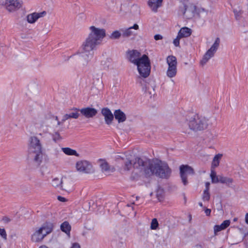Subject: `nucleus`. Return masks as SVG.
<instances>
[{"label":"nucleus","mask_w":248,"mask_h":248,"mask_svg":"<svg viewBox=\"0 0 248 248\" xmlns=\"http://www.w3.org/2000/svg\"><path fill=\"white\" fill-rule=\"evenodd\" d=\"M134 166L143 169V173L146 177L155 174L160 178L167 179L170 176L171 172L168 165L160 160L150 161L138 158L136 160Z\"/></svg>","instance_id":"nucleus-1"},{"label":"nucleus","mask_w":248,"mask_h":248,"mask_svg":"<svg viewBox=\"0 0 248 248\" xmlns=\"http://www.w3.org/2000/svg\"><path fill=\"white\" fill-rule=\"evenodd\" d=\"M100 45L93 39L87 36L83 42L80 50L77 53L71 56L69 58L73 62H78L79 65L86 66L93 57V51L97 46Z\"/></svg>","instance_id":"nucleus-2"},{"label":"nucleus","mask_w":248,"mask_h":248,"mask_svg":"<svg viewBox=\"0 0 248 248\" xmlns=\"http://www.w3.org/2000/svg\"><path fill=\"white\" fill-rule=\"evenodd\" d=\"M127 58L129 61L137 66L139 73L143 78H147L150 73V62L148 56L141 53L137 50H128Z\"/></svg>","instance_id":"nucleus-3"},{"label":"nucleus","mask_w":248,"mask_h":248,"mask_svg":"<svg viewBox=\"0 0 248 248\" xmlns=\"http://www.w3.org/2000/svg\"><path fill=\"white\" fill-rule=\"evenodd\" d=\"M28 152L29 156L34 163L38 166L40 165L43 158L42 145L37 137L31 136L29 138Z\"/></svg>","instance_id":"nucleus-4"},{"label":"nucleus","mask_w":248,"mask_h":248,"mask_svg":"<svg viewBox=\"0 0 248 248\" xmlns=\"http://www.w3.org/2000/svg\"><path fill=\"white\" fill-rule=\"evenodd\" d=\"M53 224L50 222H45L40 227H33L31 240L32 242H42L46 236L50 233L53 229Z\"/></svg>","instance_id":"nucleus-5"},{"label":"nucleus","mask_w":248,"mask_h":248,"mask_svg":"<svg viewBox=\"0 0 248 248\" xmlns=\"http://www.w3.org/2000/svg\"><path fill=\"white\" fill-rule=\"evenodd\" d=\"M187 121L189 128L194 131L203 130L208 126V120L204 116L195 114Z\"/></svg>","instance_id":"nucleus-6"},{"label":"nucleus","mask_w":248,"mask_h":248,"mask_svg":"<svg viewBox=\"0 0 248 248\" xmlns=\"http://www.w3.org/2000/svg\"><path fill=\"white\" fill-rule=\"evenodd\" d=\"M89 30L88 36L101 44L103 39L106 35V30L103 28H97L94 26H91L89 28Z\"/></svg>","instance_id":"nucleus-7"},{"label":"nucleus","mask_w":248,"mask_h":248,"mask_svg":"<svg viewBox=\"0 0 248 248\" xmlns=\"http://www.w3.org/2000/svg\"><path fill=\"white\" fill-rule=\"evenodd\" d=\"M179 11L187 19H191L194 16L196 12V6L192 3L187 1L181 7Z\"/></svg>","instance_id":"nucleus-8"},{"label":"nucleus","mask_w":248,"mask_h":248,"mask_svg":"<svg viewBox=\"0 0 248 248\" xmlns=\"http://www.w3.org/2000/svg\"><path fill=\"white\" fill-rule=\"evenodd\" d=\"M220 44V39L217 38L211 47L206 51L200 63L202 65H205L210 60V58L214 56L215 53L217 50Z\"/></svg>","instance_id":"nucleus-9"},{"label":"nucleus","mask_w":248,"mask_h":248,"mask_svg":"<svg viewBox=\"0 0 248 248\" xmlns=\"http://www.w3.org/2000/svg\"><path fill=\"white\" fill-rule=\"evenodd\" d=\"M76 169L78 171L83 173H91L94 172L92 164L86 160L78 161L76 163Z\"/></svg>","instance_id":"nucleus-10"},{"label":"nucleus","mask_w":248,"mask_h":248,"mask_svg":"<svg viewBox=\"0 0 248 248\" xmlns=\"http://www.w3.org/2000/svg\"><path fill=\"white\" fill-rule=\"evenodd\" d=\"M137 83L145 91L150 92L151 89L154 90L156 86L154 78H138Z\"/></svg>","instance_id":"nucleus-11"},{"label":"nucleus","mask_w":248,"mask_h":248,"mask_svg":"<svg viewBox=\"0 0 248 248\" xmlns=\"http://www.w3.org/2000/svg\"><path fill=\"white\" fill-rule=\"evenodd\" d=\"M22 4V1L20 0H6L4 6L8 12H14L19 9Z\"/></svg>","instance_id":"nucleus-12"},{"label":"nucleus","mask_w":248,"mask_h":248,"mask_svg":"<svg viewBox=\"0 0 248 248\" xmlns=\"http://www.w3.org/2000/svg\"><path fill=\"white\" fill-rule=\"evenodd\" d=\"M180 171L182 181L184 185H186L187 184L186 173L193 174L194 173V170L188 165H182L180 167Z\"/></svg>","instance_id":"nucleus-13"},{"label":"nucleus","mask_w":248,"mask_h":248,"mask_svg":"<svg viewBox=\"0 0 248 248\" xmlns=\"http://www.w3.org/2000/svg\"><path fill=\"white\" fill-rule=\"evenodd\" d=\"M46 15V11L37 13L34 12L26 16L27 21L30 24L34 23L39 18L43 17Z\"/></svg>","instance_id":"nucleus-14"},{"label":"nucleus","mask_w":248,"mask_h":248,"mask_svg":"<svg viewBox=\"0 0 248 248\" xmlns=\"http://www.w3.org/2000/svg\"><path fill=\"white\" fill-rule=\"evenodd\" d=\"M99 161L101 170L105 175H109L111 173L114 171V168L109 166L105 160L100 159Z\"/></svg>","instance_id":"nucleus-15"},{"label":"nucleus","mask_w":248,"mask_h":248,"mask_svg":"<svg viewBox=\"0 0 248 248\" xmlns=\"http://www.w3.org/2000/svg\"><path fill=\"white\" fill-rule=\"evenodd\" d=\"M81 114L87 118H91L95 116L97 113V110L94 108L86 107L79 110Z\"/></svg>","instance_id":"nucleus-16"},{"label":"nucleus","mask_w":248,"mask_h":248,"mask_svg":"<svg viewBox=\"0 0 248 248\" xmlns=\"http://www.w3.org/2000/svg\"><path fill=\"white\" fill-rule=\"evenodd\" d=\"M101 113L104 117L105 123L108 125L111 124L114 119V114L108 108H103Z\"/></svg>","instance_id":"nucleus-17"},{"label":"nucleus","mask_w":248,"mask_h":248,"mask_svg":"<svg viewBox=\"0 0 248 248\" xmlns=\"http://www.w3.org/2000/svg\"><path fill=\"white\" fill-rule=\"evenodd\" d=\"M74 189L73 183L71 180L67 178L62 179V183L60 189L68 192L72 191Z\"/></svg>","instance_id":"nucleus-18"},{"label":"nucleus","mask_w":248,"mask_h":248,"mask_svg":"<svg viewBox=\"0 0 248 248\" xmlns=\"http://www.w3.org/2000/svg\"><path fill=\"white\" fill-rule=\"evenodd\" d=\"M139 29V25L137 24H135L133 26L130 27L127 29H122L121 31L122 32V36L124 38L129 37L135 34L134 32L132 31L133 29L138 30Z\"/></svg>","instance_id":"nucleus-19"},{"label":"nucleus","mask_w":248,"mask_h":248,"mask_svg":"<svg viewBox=\"0 0 248 248\" xmlns=\"http://www.w3.org/2000/svg\"><path fill=\"white\" fill-rule=\"evenodd\" d=\"M139 158V157L135 158L133 161L130 160L129 159H127L125 161L124 165L123 166V170L124 171H129L133 168H136L139 169L141 171L143 172V169L140 167H135L134 166L135 162H136V159Z\"/></svg>","instance_id":"nucleus-20"},{"label":"nucleus","mask_w":248,"mask_h":248,"mask_svg":"<svg viewBox=\"0 0 248 248\" xmlns=\"http://www.w3.org/2000/svg\"><path fill=\"white\" fill-rule=\"evenodd\" d=\"M72 112L68 113L65 114L62 117V122H64L67 120L70 119V118H73V119H78L79 116V114L78 113V111H79L80 109L76 108H73L71 109Z\"/></svg>","instance_id":"nucleus-21"},{"label":"nucleus","mask_w":248,"mask_h":248,"mask_svg":"<svg viewBox=\"0 0 248 248\" xmlns=\"http://www.w3.org/2000/svg\"><path fill=\"white\" fill-rule=\"evenodd\" d=\"M163 0H149L148 4L152 11L156 12L158 8L162 6Z\"/></svg>","instance_id":"nucleus-22"},{"label":"nucleus","mask_w":248,"mask_h":248,"mask_svg":"<svg viewBox=\"0 0 248 248\" xmlns=\"http://www.w3.org/2000/svg\"><path fill=\"white\" fill-rule=\"evenodd\" d=\"M114 117L119 123L124 122L126 119L125 113L121 109L115 110L114 112Z\"/></svg>","instance_id":"nucleus-23"},{"label":"nucleus","mask_w":248,"mask_h":248,"mask_svg":"<svg viewBox=\"0 0 248 248\" xmlns=\"http://www.w3.org/2000/svg\"><path fill=\"white\" fill-rule=\"evenodd\" d=\"M230 220H224L220 225H216L214 227V231L215 235H217V232L222 230H225L230 225Z\"/></svg>","instance_id":"nucleus-24"},{"label":"nucleus","mask_w":248,"mask_h":248,"mask_svg":"<svg viewBox=\"0 0 248 248\" xmlns=\"http://www.w3.org/2000/svg\"><path fill=\"white\" fill-rule=\"evenodd\" d=\"M220 183L226 185L227 186L231 188L234 187L233 185L234 180L232 178L228 177H225L221 175L220 178Z\"/></svg>","instance_id":"nucleus-25"},{"label":"nucleus","mask_w":248,"mask_h":248,"mask_svg":"<svg viewBox=\"0 0 248 248\" xmlns=\"http://www.w3.org/2000/svg\"><path fill=\"white\" fill-rule=\"evenodd\" d=\"M192 33L191 30L187 27L182 28L178 34L179 37H181L182 38L184 37H187L189 36Z\"/></svg>","instance_id":"nucleus-26"},{"label":"nucleus","mask_w":248,"mask_h":248,"mask_svg":"<svg viewBox=\"0 0 248 248\" xmlns=\"http://www.w3.org/2000/svg\"><path fill=\"white\" fill-rule=\"evenodd\" d=\"M222 156V155L220 154H217L214 156L212 162V169H214L219 165V162Z\"/></svg>","instance_id":"nucleus-27"},{"label":"nucleus","mask_w":248,"mask_h":248,"mask_svg":"<svg viewBox=\"0 0 248 248\" xmlns=\"http://www.w3.org/2000/svg\"><path fill=\"white\" fill-rule=\"evenodd\" d=\"M122 36L121 29L113 31L109 35V38L111 40L119 39Z\"/></svg>","instance_id":"nucleus-28"},{"label":"nucleus","mask_w":248,"mask_h":248,"mask_svg":"<svg viewBox=\"0 0 248 248\" xmlns=\"http://www.w3.org/2000/svg\"><path fill=\"white\" fill-rule=\"evenodd\" d=\"M167 62L169 67H176L177 61L175 57L169 56L167 58Z\"/></svg>","instance_id":"nucleus-29"},{"label":"nucleus","mask_w":248,"mask_h":248,"mask_svg":"<svg viewBox=\"0 0 248 248\" xmlns=\"http://www.w3.org/2000/svg\"><path fill=\"white\" fill-rule=\"evenodd\" d=\"M62 183V179L59 178H54L52 180L51 185L52 186L56 188H59L60 189L61 185Z\"/></svg>","instance_id":"nucleus-30"},{"label":"nucleus","mask_w":248,"mask_h":248,"mask_svg":"<svg viewBox=\"0 0 248 248\" xmlns=\"http://www.w3.org/2000/svg\"><path fill=\"white\" fill-rule=\"evenodd\" d=\"M61 229L62 232L68 234L71 230V226L67 221H64L61 224Z\"/></svg>","instance_id":"nucleus-31"},{"label":"nucleus","mask_w":248,"mask_h":248,"mask_svg":"<svg viewBox=\"0 0 248 248\" xmlns=\"http://www.w3.org/2000/svg\"><path fill=\"white\" fill-rule=\"evenodd\" d=\"M62 150L66 155H74L76 156H78V154L77 153L76 150H73L70 148H62Z\"/></svg>","instance_id":"nucleus-32"},{"label":"nucleus","mask_w":248,"mask_h":248,"mask_svg":"<svg viewBox=\"0 0 248 248\" xmlns=\"http://www.w3.org/2000/svg\"><path fill=\"white\" fill-rule=\"evenodd\" d=\"M176 67H169L167 71V75L170 78H172L176 75Z\"/></svg>","instance_id":"nucleus-33"},{"label":"nucleus","mask_w":248,"mask_h":248,"mask_svg":"<svg viewBox=\"0 0 248 248\" xmlns=\"http://www.w3.org/2000/svg\"><path fill=\"white\" fill-rule=\"evenodd\" d=\"M210 199V194L209 191L204 190L202 195V200L204 202H208L209 201Z\"/></svg>","instance_id":"nucleus-34"},{"label":"nucleus","mask_w":248,"mask_h":248,"mask_svg":"<svg viewBox=\"0 0 248 248\" xmlns=\"http://www.w3.org/2000/svg\"><path fill=\"white\" fill-rule=\"evenodd\" d=\"M158 226V223L156 218H154L152 219L150 228L152 230H155L157 229Z\"/></svg>","instance_id":"nucleus-35"},{"label":"nucleus","mask_w":248,"mask_h":248,"mask_svg":"<svg viewBox=\"0 0 248 248\" xmlns=\"http://www.w3.org/2000/svg\"><path fill=\"white\" fill-rule=\"evenodd\" d=\"M52 137L53 140L55 142H57L62 139L60 134L58 132H55L54 134H53Z\"/></svg>","instance_id":"nucleus-36"},{"label":"nucleus","mask_w":248,"mask_h":248,"mask_svg":"<svg viewBox=\"0 0 248 248\" xmlns=\"http://www.w3.org/2000/svg\"><path fill=\"white\" fill-rule=\"evenodd\" d=\"M108 71L106 70L103 72L102 70L100 69L98 71L97 76L101 77L108 76Z\"/></svg>","instance_id":"nucleus-37"},{"label":"nucleus","mask_w":248,"mask_h":248,"mask_svg":"<svg viewBox=\"0 0 248 248\" xmlns=\"http://www.w3.org/2000/svg\"><path fill=\"white\" fill-rule=\"evenodd\" d=\"M0 235L4 240L7 239V233L4 229L0 228Z\"/></svg>","instance_id":"nucleus-38"},{"label":"nucleus","mask_w":248,"mask_h":248,"mask_svg":"<svg viewBox=\"0 0 248 248\" xmlns=\"http://www.w3.org/2000/svg\"><path fill=\"white\" fill-rule=\"evenodd\" d=\"M182 38L181 37H179V35L178 34L176 38L173 40V44L175 46H179L180 44V39Z\"/></svg>","instance_id":"nucleus-39"},{"label":"nucleus","mask_w":248,"mask_h":248,"mask_svg":"<svg viewBox=\"0 0 248 248\" xmlns=\"http://www.w3.org/2000/svg\"><path fill=\"white\" fill-rule=\"evenodd\" d=\"M221 177V175H218L216 176L215 178L211 179L212 182L213 183H220V178Z\"/></svg>","instance_id":"nucleus-40"},{"label":"nucleus","mask_w":248,"mask_h":248,"mask_svg":"<svg viewBox=\"0 0 248 248\" xmlns=\"http://www.w3.org/2000/svg\"><path fill=\"white\" fill-rule=\"evenodd\" d=\"M204 212L205 214L207 216H210L211 213V210L208 208H206V207H204Z\"/></svg>","instance_id":"nucleus-41"},{"label":"nucleus","mask_w":248,"mask_h":248,"mask_svg":"<svg viewBox=\"0 0 248 248\" xmlns=\"http://www.w3.org/2000/svg\"><path fill=\"white\" fill-rule=\"evenodd\" d=\"M244 241L246 248H248V233L245 235Z\"/></svg>","instance_id":"nucleus-42"},{"label":"nucleus","mask_w":248,"mask_h":248,"mask_svg":"<svg viewBox=\"0 0 248 248\" xmlns=\"http://www.w3.org/2000/svg\"><path fill=\"white\" fill-rule=\"evenodd\" d=\"M154 39L155 40H161L163 39V36L160 34H156L154 36Z\"/></svg>","instance_id":"nucleus-43"},{"label":"nucleus","mask_w":248,"mask_h":248,"mask_svg":"<svg viewBox=\"0 0 248 248\" xmlns=\"http://www.w3.org/2000/svg\"><path fill=\"white\" fill-rule=\"evenodd\" d=\"M216 176H217L216 172L215 170H212L211 174H210V177L211 179L215 178Z\"/></svg>","instance_id":"nucleus-44"},{"label":"nucleus","mask_w":248,"mask_h":248,"mask_svg":"<svg viewBox=\"0 0 248 248\" xmlns=\"http://www.w3.org/2000/svg\"><path fill=\"white\" fill-rule=\"evenodd\" d=\"M205 188L204 190L209 191L210 183L209 182L205 183Z\"/></svg>","instance_id":"nucleus-45"},{"label":"nucleus","mask_w":248,"mask_h":248,"mask_svg":"<svg viewBox=\"0 0 248 248\" xmlns=\"http://www.w3.org/2000/svg\"><path fill=\"white\" fill-rule=\"evenodd\" d=\"M71 248H81L79 244L75 243L73 244Z\"/></svg>","instance_id":"nucleus-46"},{"label":"nucleus","mask_w":248,"mask_h":248,"mask_svg":"<svg viewBox=\"0 0 248 248\" xmlns=\"http://www.w3.org/2000/svg\"><path fill=\"white\" fill-rule=\"evenodd\" d=\"M58 200L62 202H65L66 201V200L65 198L61 197L60 196L58 197Z\"/></svg>","instance_id":"nucleus-47"},{"label":"nucleus","mask_w":248,"mask_h":248,"mask_svg":"<svg viewBox=\"0 0 248 248\" xmlns=\"http://www.w3.org/2000/svg\"><path fill=\"white\" fill-rule=\"evenodd\" d=\"M55 120H57V121H58V124H58V125H60L62 123H63L62 121L61 122H60V121L58 120V117H57V116H56V117H55Z\"/></svg>","instance_id":"nucleus-48"},{"label":"nucleus","mask_w":248,"mask_h":248,"mask_svg":"<svg viewBox=\"0 0 248 248\" xmlns=\"http://www.w3.org/2000/svg\"><path fill=\"white\" fill-rule=\"evenodd\" d=\"M245 220L247 224H248V213H247L246 215Z\"/></svg>","instance_id":"nucleus-49"},{"label":"nucleus","mask_w":248,"mask_h":248,"mask_svg":"<svg viewBox=\"0 0 248 248\" xmlns=\"http://www.w3.org/2000/svg\"><path fill=\"white\" fill-rule=\"evenodd\" d=\"M116 158L117 159H124V157L123 156H121V155H117L116 156Z\"/></svg>","instance_id":"nucleus-50"},{"label":"nucleus","mask_w":248,"mask_h":248,"mask_svg":"<svg viewBox=\"0 0 248 248\" xmlns=\"http://www.w3.org/2000/svg\"><path fill=\"white\" fill-rule=\"evenodd\" d=\"M180 117H181V121L180 122L182 123L185 120V118L184 117V116H180Z\"/></svg>","instance_id":"nucleus-51"},{"label":"nucleus","mask_w":248,"mask_h":248,"mask_svg":"<svg viewBox=\"0 0 248 248\" xmlns=\"http://www.w3.org/2000/svg\"><path fill=\"white\" fill-rule=\"evenodd\" d=\"M199 205L201 207H203V208H204V207L203 206V204H202V202H199Z\"/></svg>","instance_id":"nucleus-52"},{"label":"nucleus","mask_w":248,"mask_h":248,"mask_svg":"<svg viewBox=\"0 0 248 248\" xmlns=\"http://www.w3.org/2000/svg\"><path fill=\"white\" fill-rule=\"evenodd\" d=\"M39 248H48L46 246H41Z\"/></svg>","instance_id":"nucleus-53"},{"label":"nucleus","mask_w":248,"mask_h":248,"mask_svg":"<svg viewBox=\"0 0 248 248\" xmlns=\"http://www.w3.org/2000/svg\"><path fill=\"white\" fill-rule=\"evenodd\" d=\"M3 220H5V221H7V222L9 221V219H8L7 218H6V217L4 218Z\"/></svg>","instance_id":"nucleus-54"}]
</instances>
